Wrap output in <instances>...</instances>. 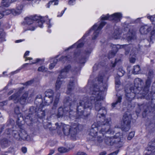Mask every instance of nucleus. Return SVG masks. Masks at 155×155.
<instances>
[{
    "label": "nucleus",
    "instance_id": "nucleus-15",
    "mask_svg": "<svg viewBox=\"0 0 155 155\" xmlns=\"http://www.w3.org/2000/svg\"><path fill=\"white\" fill-rule=\"evenodd\" d=\"M58 1L57 0H54L49 2L47 5V8H49L50 7V6L51 5H58Z\"/></svg>",
    "mask_w": 155,
    "mask_h": 155
},
{
    "label": "nucleus",
    "instance_id": "nucleus-52",
    "mask_svg": "<svg viewBox=\"0 0 155 155\" xmlns=\"http://www.w3.org/2000/svg\"><path fill=\"white\" fill-rule=\"evenodd\" d=\"M132 38V37H129V36H128V37L127 38V39L128 40H129L131 39Z\"/></svg>",
    "mask_w": 155,
    "mask_h": 155
},
{
    "label": "nucleus",
    "instance_id": "nucleus-16",
    "mask_svg": "<svg viewBox=\"0 0 155 155\" xmlns=\"http://www.w3.org/2000/svg\"><path fill=\"white\" fill-rule=\"evenodd\" d=\"M11 2H10L8 0H2L1 4L2 6L8 7L10 5Z\"/></svg>",
    "mask_w": 155,
    "mask_h": 155
},
{
    "label": "nucleus",
    "instance_id": "nucleus-14",
    "mask_svg": "<svg viewBox=\"0 0 155 155\" xmlns=\"http://www.w3.org/2000/svg\"><path fill=\"white\" fill-rule=\"evenodd\" d=\"M97 127L91 129V130L90 135L93 137L96 136L97 135Z\"/></svg>",
    "mask_w": 155,
    "mask_h": 155
},
{
    "label": "nucleus",
    "instance_id": "nucleus-50",
    "mask_svg": "<svg viewBox=\"0 0 155 155\" xmlns=\"http://www.w3.org/2000/svg\"><path fill=\"white\" fill-rule=\"evenodd\" d=\"M34 29H35V28H34V27H32V28H29L28 29V30H31V31L34 30Z\"/></svg>",
    "mask_w": 155,
    "mask_h": 155
},
{
    "label": "nucleus",
    "instance_id": "nucleus-35",
    "mask_svg": "<svg viewBox=\"0 0 155 155\" xmlns=\"http://www.w3.org/2000/svg\"><path fill=\"white\" fill-rule=\"evenodd\" d=\"M76 155H87L85 153L83 152H79L77 153Z\"/></svg>",
    "mask_w": 155,
    "mask_h": 155
},
{
    "label": "nucleus",
    "instance_id": "nucleus-22",
    "mask_svg": "<svg viewBox=\"0 0 155 155\" xmlns=\"http://www.w3.org/2000/svg\"><path fill=\"white\" fill-rule=\"evenodd\" d=\"M58 151L61 153H64L68 152L69 150L64 147H60L58 149Z\"/></svg>",
    "mask_w": 155,
    "mask_h": 155
},
{
    "label": "nucleus",
    "instance_id": "nucleus-51",
    "mask_svg": "<svg viewBox=\"0 0 155 155\" xmlns=\"http://www.w3.org/2000/svg\"><path fill=\"white\" fill-rule=\"evenodd\" d=\"M64 13V11L63 12H62V13L61 14V15H58V17H60L62 15H63V14Z\"/></svg>",
    "mask_w": 155,
    "mask_h": 155
},
{
    "label": "nucleus",
    "instance_id": "nucleus-6",
    "mask_svg": "<svg viewBox=\"0 0 155 155\" xmlns=\"http://www.w3.org/2000/svg\"><path fill=\"white\" fill-rule=\"evenodd\" d=\"M122 16V14L121 13H116L110 16V20H114L117 22L120 21Z\"/></svg>",
    "mask_w": 155,
    "mask_h": 155
},
{
    "label": "nucleus",
    "instance_id": "nucleus-20",
    "mask_svg": "<svg viewBox=\"0 0 155 155\" xmlns=\"http://www.w3.org/2000/svg\"><path fill=\"white\" fill-rule=\"evenodd\" d=\"M25 22L28 25H31L33 22L32 19L29 17H27L25 18Z\"/></svg>",
    "mask_w": 155,
    "mask_h": 155
},
{
    "label": "nucleus",
    "instance_id": "nucleus-2",
    "mask_svg": "<svg viewBox=\"0 0 155 155\" xmlns=\"http://www.w3.org/2000/svg\"><path fill=\"white\" fill-rule=\"evenodd\" d=\"M19 94L20 93L18 92L14 94L9 97V99L15 101V102L19 101L21 104H24L25 103V100L28 97V94L27 93L24 94L19 99Z\"/></svg>",
    "mask_w": 155,
    "mask_h": 155
},
{
    "label": "nucleus",
    "instance_id": "nucleus-61",
    "mask_svg": "<svg viewBox=\"0 0 155 155\" xmlns=\"http://www.w3.org/2000/svg\"><path fill=\"white\" fill-rule=\"evenodd\" d=\"M64 76H63V78H64Z\"/></svg>",
    "mask_w": 155,
    "mask_h": 155
},
{
    "label": "nucleus",
    "instance_id": "nucleus-42",
    "mask_svg": "<svg viewBox=\"0 0 155 155\" xmlns=\"http://www.w3.org/2000/svg\"><path fill=\"white\" fill-rule=\"evenodd\" d=\"M25 136H26V137H22V138L23 139L27 140L28 137V135H27L26 134H25Z\"/></svg>",
    "mask_w": 155,
    "mask_h": 155
},
{
    "label": "nucleus",
    "instance_id": "nucleus-7",
    "mask_svg": "<svg viewBox=\"0 0 155 155\" xmlns=\"http://www.w3.org/2000/svg\"><path fill=\"white\" fill-rule=\"evenodd\" d=\"M150 30V28L147 25H145L140 28V32L142 34H146Z\"/></svg>",
    "mask_w": 155,
    "mask_h": 155
},
{
    "label": "nucleus",
    "instance_id": "nucleus-3",
    "mask_svg": "<svg viewBox=\"0 0 155 155\" xmlns=\"http://www.w3.org/2000/svg\"><path fill=\"white\" fill-rule=\"evenodd\" d=\"M130 116L124 114L123 117V124L121 126L122 130L125 131H128L130 128L129 126L130 123Z\"/></svg>",
    "mask_w": 155,
    "mask_h": 155
},
{
    "label": "nucleus",
    "instance_id": "nucleus-5",
    "mask_svg": "<svg viewBox=\"0 0 155 155\" xmlns=\"http://www.w3.org/2000/svg\"><path fill=\"white\" fill-rule=\"evenodd\" d=\"M63 130L64 133L66 135H68L70 134L74 135L76 133L75 132L76 130L75 129L74 130L70 129V126L68 125H64L63 126Z\"/></svg>",
    "mask_w": 155,
    "mask_h": 155
},
{
    "label": "nucleus",
    "instance_id": "nucleus-21",
    "mask_svg": "<svg viewBox=\"0 0 155 155\" xmlns=\"http://www.w3.org/2000/svg\"><path fill=\"white\" fill-rule=\"evenodd\" d=\"M70 68L71 67L70 66H68L65 68L62 71L61 75L62 76L64 75L66 72H68L69 71Z\"/></svg>",
    "mask_w": 155,
    "mask_h": 155
},
{
    "label": "nucleus",
    "instance_id": "nucleus-46",
    "mask_svg": "<svg viewBox=\"0 0 155 155\" xmlns=\"http://www.w3.org/2000/svg\"><path fill=\"white\" fill-rule=\"evenodd\" d=\"M54 152V151L53 150H52L51 151V152L49 154V155H51L52 154H53Z\"/></svg>",
    "mask_w": 155,
    "mask_h": 155
},
{
    "label": "nucleus",
    "instance_id": "nucleus-10",
    "mask_svg": "<svg viewBox=\"0 0 155 155\" xmlns=\"http://www.w3.org/2000/svg\"><path fill=\"white\" fill-rule=\"evenodd\" d=\"M59 78L60 77L58 78L55 84V89L56 90H59L62 86V82L59 80Z\"/></svg>",
    "mask_w": 155,
    "mask_h": 155
},
{
    "label": "nucleus",
    "instance_id": "nucleus-54",
    "mask_svg": "<svg viewBox=\"0 0 155 155\" xmlns=\"http://www.w3.org/2000/svg\"><path fill=\"white\" fill-rule=\"evenodd\" d=\"M119 135V133H117L116 134V135L115 137H116L117 138H118V136Z\"/></svg>",
    "mask_w": 155,
    "mask_h": 155
},
{
    "label": "nucleus",
    "instance_id": "nucleus-39",
    "mask_svg": "<svg viewBox=\"0 0 155 155\" xmlns=\"http://www.w3.org/2000/svg\"><path fill=\"white\" fill-rule=\"evenodd\" d=\"M94 37H93L92 39H95L97 37V34L96 32H95L94 34Z\"/></svg>",
    "mask_w": 155,
    "mask_h": 155
},
{
    "label": "nucleus",
    "instance_id": "nucleus-45",
    "mask_svg": "<svg viewBox=\"0 0 155 155\" xmlns=\"http://www.w3.org/2000/svg\"><path fill=\"white\" fill-rule=\"evenodd\" d=\"M10 130H6L5 132V133H6V134H10Z\"/></svg>",
    "mask_w": 155,
    "mask_h": 155
},
{
    "label": "nucleus",
    "instance_id": "nucleus-43",
    "mask_svg": "<svg viewBox=\"0 0 155 155\" xmlns=\"http://www.w3.org/2000/svg\"><path fill=\"white\" fill-rule=\"evenodd\" d=\"M106 153L105 152H103L100 153V155H105Z\"/></svg>",
    "mask_w": 155,
    "mask_h": 155
},
{
    "label": "nucleus",
    "instance_id": "nucleus-34",
    "mask_svg": "<svg viewBox=\"0 0 155 155\" xmlns=\"http://www.w3.org/2000/svg\"><path fill=\"white\" fill-rule=\"evenodd\" d=\"M21 150L22 152L24 153H26L27 151V148L25 147H22L21 148Z\"/></svg>",
    "mask_w": 155,
    "mask_h": 155
},
{
    "label": "nucleus",
    "instance_id": "nucleus-53",
    "mask_svg": "<svg viewBox=\"0 0 155 155\" xmlns=\"http://www.w3.org/2000/svg\"><path fill=\"white\" fill-rule=\"evenodd\" d=\"M3 105V103H0V108L2 107Z\"/></svg>",
    "mask_w": 155,
    "mask_h": 155
},
{
    "label": "nucleus",
    "instance_id": "nucleus-24",
    "mask_svg": "<svg viewBox=\"0 0 155 155\" xmlns=\"http://www.w3.org/2000/svg\"><path fill=\"white\" fill-rule=\"evenodd\" d=\"M147 18L151 20L153 24L155 25V15L153 16H147Z\"/></svg>",
    "mask_w": 155,
    "mask_h": 155
},
{
    "label": "nucleus",
    "instance_id": "nucleus-36",
    "mask_svg": "<svg viewBox=\"0 0 155 155\" xmlns=\"http://www.w3.org/2000/svg\"><path fill=\"white\" fill-rule=\"evenodd\" d=\"M74 3L75 1L74 0H70L69 2V4L70 5H72Z\"/></svg>",
    "mask_w": 155,
    "mask_h": 155
},
{
    "label": "nucleus",
    "instance_id": "nucleus-57",
    "mask_svg": "<svg viewBox=\"0 0 155 155\" xmlns=\"http://www.w3.org/2000/svg\"><path fill=\"white\" fill-rule=\"evenodd\" d=\"M2 117V115L0 113V118Z\"/></svg>",
    "mask_w": 155,
    "mask_h": 155
},
{
    "label": "nucleus",
    "instance_id": "nucleus-32",
    "mask_svg": "<svg viewBox=\"0 0 155 155\" xmlns=\"http://www.w3.org/2000/svg\"><path fill=\"white\" fill-rule=\"evenodd\" d=\"M39 61V59H37L34 62H32L30 63H29V64H28V63H26L24 65V66H25L28 64H35V63H36L38 62Z\"/></svg>",
    "mask_w": 155,
    "mask_h": 155
},
{
    "label": "nucleus",
    "instance_id": "nucleus-11",
    "mask_svg": "<svg viewBox=\"0 0 155 155\" xmlns=\"http://www.w3.org/2000/svg\"><path fill=\"white\" fill-rule=\"evenodd\" d=\"M23 7L22 6H20L17 7L16 10H15L14 12H13L14 15H17L20 14L22 12Z\"/></svg>",
    "mask_w": 155,
    "mask_h": 155
},
{
    "label": "nucleus",
    "instance_id": "nucleus-49",
    "mask_svg": "<svg viewBox=\"0 0 155 155\" xmlns=\"http://www.w3.org/2000/svg\"><path fill=\"white\" fill-rule=\"evenodd\" d=\"M139 80H140V79L139 78H137V79H135V81H134L135 83H136L138 81H139Z\"/></svg>",
    "mask_w": 155,
    "mask_h": 155
},
{
    "label": "nucleus",
    "instance_id": "nucleus-44",
    "mask_svg": "<svg viewBox=\"0 0 155 155\" xmlns=\"http://www.w3.org/2000/svg\"><path fill=\"white\" fill-rule=\"evenodd\" d=\"M118 153V152H114L112 153V154H110L109 155H117Z\"/></svg>",
    "mask_w": 155,
    "mask_h": 155
},
{
    "label": "nucleus",
    "instance_id": "nucleus-38",
    "mask_svg": "<svg viewBox=\"0 0 155 155\" xmlns=\"http://www.w3.org/2000/svg\"><path fill=\"white\" fill-rule=\"evenodd\" d=\"M135 59L134 58H131L130 59V62L134 63L135 61Z\"/></svg>",
    "mask_w": 155,
    "mask_h": 155
},
{
    "label": "nucleus",
    "instance_id": "nucleus-17",
    "mask_svg": "<svg viewBox=\"0 0 155 155\" xmlns=\"http://www.w3.org/2000/svg\"><path fill=\"white\" fill-rule=\"evenodd\" d=\"M113 139L111 137H108L105 139V141L107 144L111 145L113 143L112 142L113 141Z\"/></svg>",
    "mask_w": 155,
    "mask_h": 155
},
{
    "label": "nucleus",
    "instance_id": "nucleus-47",
    "mask_svg": "<svg viewBox=\"0 0 155 155\" xmlns=\"http://www.w3.org/2000/svg\"><path fill=\"white\" fill-rule=\"evenodd\" d=\"M22 41V40H18L15 41L16 43H19L20 42Z\"/></svg>",
    "mask_w": 155,
    "mask_h": 155
},
{
    "label": "nucleus",
    "instance_id": "nucleus-1",
    "mask_svg": "<svg viewBox=\"0 0 155 155\" xmlns=\"http://www.w3.org/2000/svg\"><path fill=\"white\" fill-rule=\"evenodd\" d=\"M93 94L94 95V96H93L94 98H91L90 101L85 99L83 101H81L80 102V105L77 107V113L79 115H81L83 114V110H81L82 107H83V108H87L92 106L93 104H94L96 110H98L100 107L101 101L104 98V97L102 96L101 92L97 91L95 89Z\"/></svg>",
    "mask_w": 155,
    "mask_h": 155
},
{
    "label": "nucleus",
    "instance_id": "nucleus-55",
    "mask_svg": "<svg viewBox=\"0 0 155 155\" xmlns=\"http://www.w3.org/2000/svg\"><path fill=\"white\" fill-rule=\"evenodd\" d=\"M11 0L12 2H15L17 1V0Z\"/></svg>",
    "mask_w": 155,
    "mask_h": 155
},
{
    "label": "nucleus",
    "instance_id": "nucleus-58",
    "mask_svg": "<svg viewBox=\"0 0 155 155\" xmlns=\"http://www.w3.org/2000/svg\"><path fill=\"white\" fill-rule=\"evenodd\" d=\"M17 114H18L19 113V112H16Z\"/></svg>",
    "mask_w": 155,
    "mask_h": 155
},
{
    "label": "nucleus",
    "instance_id": "nucleus-13",
    "mask_svg": "<svg viewBox=\"0 0 155 155\" xmlns=\"http://www.w3.org/2000/svg\"><path fill=\"white\" fill-rule=\"evenodd\" d=\"M121 34L118 30L116 31L113 34V37L115 39L120 38V37Z\"/></svg>",
    "mask_w": 155,
    "mask_h": 155
},
{
    "label": "nucleus",
    "instance_id": "nucleus-8",
    "mask_svg": "<svg viewBox=\"0 0 155 155\" xmlns=\"http://www.w3.org/2000/svg\"><path fill=\"white\" fill-rule=\"evenodd\" d=\"M106 110L104 107H102L99 110L97 117L99 118H101V117H104V114H106Z\"/></svg>",
    "mask_w": 155,
    "mask_h": 155
},
{
    "label": "nucleus",
    "instance_id": "nucleus-30",
    "mask_svg": "<svg viewBox=\"0 0 155 155\" xmlns=\"http://www.w3.org/2000/svg\"><path fill=\"white\" fill-rule=\"evenodd\" d=\"M134 132H132L130 133L128 137V139L130 140L134 136Z\"/></svg>",
    "mask_w": 155,
    "mask_h": 155
},
{
    "label": "nucleus",
    "instance_id": "nucleus-37",
    "mask_svg": "<svg viewBox=\"0 0 155 155\" xmlns=\"http://www.w3.org/2000/svg\"><path fill=\"white\" fill-rule=\"evenodd\" d=\"M29 51H26L25 52V53L24 55V58H25L27 56H28L29 55Z\"/></svg>",
    "mask_w": 155,
    "mask_h": 155
},
{
    "label": "nucleus",
    "instance_id": "nucleus-41",
    "mask_svg": "<svg viewBox=\"0 0 155 155\" xmlns=\"http://www.w3.org/2000/svg\"><path fill=\"white\" fill-rule=\"evenodd\" d=\"M25 61H27V60H32V58L30 57H25Z\"/></svg>",
    "mask_w": 155,
    "mask_h": 155
},
{
    "label": "nucleus",
    "instance_id": "nucleus-28",
    "mask_svg": "<svg viewBox=\"0 0 155 155\" xmlns=\"http://www.w3.org/2000/svg\"><path fill=\"white\" fill-rule=\"evenodd\" d=\"M47 69L44 66H42L38 68V70L39 71L45 72L47 71Z\"/></svg>",
    "mask_w": 155,
    "mask_h": 155
},
{
    "label": "nucleus",
    "instance_id": "nucleus-25",
    "mask_svg": "<svg viewBox=\"0 0 155 155\" xmlns=\"http://www.w3.org/2000/svg\"><path fill=\"white\" fill-rule=\"evenodd\" d=\"M4 12V10L3 8L0 7V19L2 18L5 15Z\"/></svg>",
    "mask_w": 155,
    "mask_h": 155
},
{
    "label": "nucleus",
    "instance_id": "nucleus-59",
    "mask_svg": "<svg viewBox=\"0 0 155 155\" xmlns=\"http://www.w3.org/2000/svg\"><path fill=\"white\" fill-rule=\"evenodd\" d=\"M47 18V17H45L44 18V19H45V18Z\"/></svg>",
    "mask_w": 155,
    "mask_h": 155
},
{
    "label": "nucleus",
    "instance_id": "nucleus-19",
    "mask_svg": "<svg viewBox=\"0 0 155 155\" xmlns=\"http://www.w3.org/2000/svg\"><path fill=\"white\" fill-rule=\"evenodd\" d=\"M46 96L49 98L52 97L53 95V91H52L50 90L46 92Z\"/></svg>",
    "mask_w": 155,
    "mask_h": 155
},
{
    "label": "nucleus",
    "instance_id": "nucleus-12",
    "mask_svg": "<svg viewBox=\"0 0 155 155\" xmlns=\"http://www.w3.org/2000/svg\"><path fill=\"white\" fill-rule=\"evenodd\" d=\"M105 23L104 22H102L98 27H97V25H95L93 26L91 29L94 30L96 29V31H97L101 29L105 25Z\"/></svg>",
    "mask_w": 155,
    "mask_h": 155
},
{
    "label": "nucleus",
    "instance_id": "nucleus-48",
    "mask_svg": "<svg viewBox=\"0 0 155 155\" xmlns=\"http://www.w3.org/2000/svg\"><path fill=\"white\" fill-rule=\"evenodd\" d=\"M83 46V44L82 43L78 45V47H81Z\"/></svg>",
    "mask_w": 155,
    "mask_h": 155
},
{
    "label": "nucleus",
    "instance_id": "nucleus-31",
    "mask_svg": "<svg viewBox=\"0 0 155 155\" xmlns=\"http://www.w3.org/2000/svg\"><path fill=\"white\" fill-rule=\"evenodd\" d=\"M59 96H60V94H58L57 96L55 97V101H54V104H56L58 103V100H59Z\"/></svg>",
    "mask_w": 155,
    "mask_h": 155
},
{
    "label": "nucleus",
    "instance_id": "nucleus-56",
    "mask_svg": "<svg viewBox=\"0 0 155 155\" xmlns=\"http://www.w3.org/2000/svg\"><path fill=\"white\" fill-rule=\"evenodd\" d=\"M126 45H122V46H121V48H123L124 47V46H125Z\"/></svg>",
    "mask_w": 155,
    "mask_h": 155
},
{
    "label": "nucleus",
    "instance_id": "nucleus-9",
    "mask_svg": "<svg viewBox=\"0 0 155 155\" xmlns=\"http://www.w3.org/2000/svg\"><path fill=\"white\" fill-rule=\"evenodd\" d=\"M43 18L42 17L35 15L33 19L36 21L38 20V23L40 24L39 26L40 27H41L42 25V21H43Z\"/></svg>",
    "mask_w": 155,
    "mask_h": 155
},
{
    "label": "nucleus",
    "instance_id": "nucleus-23",
    "mask_svg": "<svg viewBox=\"0 0 155 155\" xmlns=\"http://www.w3.org/2000/svg\"><path fill=\"white\" fill-rule=\"evenodd\" d=\"M14 11L15 10L14 9L12 10L8 9L6 10L5 11H4V13L5 15H8L12 13L13 14V12H14Z\"/></svg>",
    "mask_w": 155,
    "mask_h": 155
},
{
    "label": "nucleus",
    "instance_id": "nucleus-40",
    "mask_svg": "<svg viewBox=\"0 0 155 155\" xmlns=\"http://www.w3.org/2000/svg\"><path fill=\"white\" fill-rule=\"evenodd\" d=\"M120 82L119 80H116L115 81V84L116 85H119L120 84Z\"/></svg>",
    "mask_w": 155,
    "mask_h": 155
},
{
    "label": "nucleus",
    "instance_id": "nucleus-18",
    "mask_svg": "<svg viewBox=\"0 0 155 155\" xmlns=\"http://www.w3.org/2000/svg\"><path fill=\"white\" fill-rule=\"evenodd\" d=\"M140 70V66L138 65H136L134 66L133 73L134 74H137Z\"/></svg>",
    "mask_w": 155,
    "mask_h": 155
},
{
    "label": "nucleus",
    "instance_id": "nucleus-62",
    "mask_svg": "<svg viewBox=\"0 0 155 155\" xmlns=\"http://www.w3.org/2000/svg\"><path fill=\"white\" fill-rule=\"evenodd\" d=\"M1 133V132H0V133Z\"/></svg>",
    "mask_w": 155,
    "mask_h": 155
},
{
    "label": "nucleus",
    "instance_id": "nucleus-33",
    "mask_svg": "<svg viewBox=\"0 0 155 155\" xmlns=\"http://www.w3.org/2000/svg\"><path fill=\"white\" fill-rule=\"evenodd\" d=\"M115 54V53L114 52H111L109 53L108 54V57L109 58H111L114 57Z\"/></svg>",
    "mask_w": 155,
    "mask_h": 155
},
{
    "label": "nucleus",
    "instance_id": "nucleus-4",
    "mask_svg": "<svg viewBox=\"0 0 155 155\" xmlns=\"http://www.w3.org/2000/svg\"><path fill=\"white\" fill-rule=\"evenodd\" d=\"M111 120L110 118L105 120L103 122L102 128L99 134H102V135L103 136L104 134L108 132L109 128V124Z\"/></svg>",
    "mask_w": 155,
    "mask_h": 155
},
{
    "label": "nucleus",
    "instance_id": "nucleus-26",
    "mask_svg": "<svg viewBox=\"0 0 155 155\" xmlns=\"http://www.w3.org/2000/svg\"><path fill=\"white\" fill-rule=\"evenodd\" d=\"M54 62L53 63L49 65V68L50 69H51L54 68L55 65L56 63L57 62V60L56 59H54Z\"/></svg>",
    "mask_w": 155,
    "mask_h": 155
},
{
    "label": "nucleus",
    "instance_id": "nucleus-29",
    "mask_svg": "<svg viewBox=\"0 0 155 155\" xmlns=\"http://www.w3.org/2000/svg\"><path fill=\"white\" fill-rule=\"evenodd\" d=\"M110 16H109L107 14V15H103L101 17V19L102 20H107L108 19H110Z\"/></svg>",
    "mask_w": 155,
    "mask_h": 155
},
{
    "label": "nucleus",
    "instance_id": "nucleus-60",
    "mask_svg": "<svg viewBox=\"0 0 155 155\" xmlns=\"http://www.w3.org/2000/svg\"><path fill=\"white\" fill-rule=\"evenodd\" d=\"M16 109L18 110V108L17 109Z\"/></svg>",
    "mask_w": 155,
    "mask_h": 155
},
{
    "label": "nucleus",
    "instance_id": "nucleus-27",
    "mask_svg": "<svg viewBox=\"0 0 155 155\" xmlns=\"http://www.w3.org/2000/svg\"><path fill=\"white\" fill-rule=\"evenodd\" d=\"M122 98L120 97H118L117 100V101L114 103H113L112 104V106L113 107H115V105L116 104H117L118 103H120L121 101Z\"/></svg>",
    "mask_w": 155,
    "mask_h": 155
}]
</instances>
